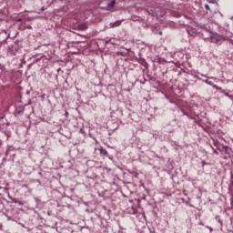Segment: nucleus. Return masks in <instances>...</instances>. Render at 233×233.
<instances>
[{"mask_svg": "<svg viewBox=\"0 0 233 233\" xmlns=\"http://www.w3.org/2000/svg\"><path fill=\"white\" fill-rule=\"evenodd\" d=\"M205 8H206V10L210 11V6H209L208 5H205Z\"/></svg>", "mask_w": 233, "mask_h": 233, "instance_id": "6e6552de", "label": "nucleus"}, {"mask_svg": "<svg viewBox=\"0 0 233 233\" xmlns=\"http://www.w3.org/2000/svg\"><path fill=\"white\" fill-rule=\"evenodd\" d=\"M213 88H216V90H218L219 92H223V89L216 85L213 86Z\"/></svg>", "mask_w": 233, "mask_h": 233, "instance_id": "39448f33", "label": "nucleus"}, {"mask_svg": "<svg viewBox=\"0 0 233 233\" xmlns=\"http://www.w3.org/2000/svg\"><path fill=\"white\" fill-rule=\"evenodd\" d=\"M100 154H102V156H108V152L103 147L100 148Z\"/></svg>", "mask_w": 233, "mask_h": 233, "instance_id": "7ed1b4c3", "label": "nucleus"}, {"mask_svg": "<svg viewBox=\"0 0 233 233\" xmlns=\"http://www.w3.org/2000/svg\"><path fill=\"white\" fill-rule=\"evenodd\" d=\"M116 6V0H113L107 4V8H114Z\"/></svg>", "mask_w": 233, "mask_h": 233, "instance_id": "f03ea898", "label": "nucleus"}, {"mask_svg": "<svg viewBox=\"0 0 233 233\" xmlns=\"http://www.w3.org/2000/svg\"><path fill=\"white\" fill-rule=\"evenodd\" d=\"M16 21L17 23H21V21H23V18H17Z\"/></svg>", "mask_w": 233, "mask_h": 233, "instance_id": "1a4fd4ad", "label": "nucleus"}, {"mask_svg": "<svg viewBox=\"0 0 233 233\" xmlns=\"http://www.w3.org/2000/svg\"><path fill=\"white\" fill-rule=\"evenodd\" d=\"M1 188H3V187L0 186V190H1Z\"/></svg>", "mask_w": 233, "mask_h": 233, "instance_id": "2eb2a0df", "label": "nucleus"}, {"mask_svg": "<svg viewBox=\"0 0 233 233\" xmlns=\"http://www.w3.org/2000/svg\"><path fill=\"white\" fill-rule=\"evenodd\" d=\"M40 12H45V7H42V8L40 9Z\"/></svg>", "mask_w": 233, "mask_h": 233, "instance_id": "9b49d317", "label": "nucleus"}, {"mask_svg": "<svg viewBox=\"0 0 233 233\" xmlns=\"http://www.w3.org/2000/svg\"><path fill=\"white\" fill-rule=\"evenodd\" d=\"M225 96H227V97H229V99H231L233 101V96L229 95L228 93H225Z\"/></svg>", "mask_w": 233, "mask_h": 233, "instance_id": "423d86ee", "label": "nucleus"}, {"mask_svg": "<svg viewBox=\"0 0 233 233\" xmlns=\"http://www.w3.org/2000/svg\"><path fill=\"white\" fill-rule=\"evenodd\" d=\"M121 23H123V20H117L115 23H111L110 27L116 28V26H121Z\"/></svg>", "mask_w": 233, "mask_h": 233, "instance_id": "f257e3e1", "label": "nucleus"}, {"mask_svg": "<svg viewBox=\"0 0 233 233\" xmlns=\"http://www.w3.org/2000/svg\"><path fill=\"white\" fill-rule=\"evenodd\" d=\"M155 12H159V10H157V9H155Z\"/></svg>", "mask_w": 233, "mask_h": 233, "instance_id": "4468645a", "label": "nucleus"}, {"mask_svg": "<svg viewBox=\"0 0 233 233\" xmlns=\"http://www.w3.org/2000/svg\"><path fill=\"white\" fill-rule=\"evenodd\" d=\"M150 233H154L153 231H150Z\"/></svg>", "mask_w": 233, "mask_h": 233, "instance_id": "dca6fc26", "label": "nucleus"}, {"mask_svg": "<svg viewBox=\"0 0 233 233\" xmlns=\"http://www.w3.org/2000/svg\"><path fill=\"white\" fill-rule=\"evenodd\" d=\"M227 41H228V43H230L231 45H233V40L231 38H227Z\"/></svg>", "mask_w": 233, "mask_h": 233, "instance_id": "0eeeda50", "label": "nucleus"}, {"mask_svg": "<svg viewBox=\"0 0 233 233\" xmlns=\"http://www.w3.org/2000/svg\"><path fill=\"white\" fill-rule=\"evenodd\" d=\"M159 35H163V32L160 31V32H159Z\"/></svg>", "mask_w": 233, "mask_h": 233, "instance_id": "f8f14e48", "label": "nucleus"}, {"mask_svg": "<svg viewBox=\"0 0 233 233\" xmlns=\"http://www.w3.org/2000/svg\"><path fill=\"white\" fill-rule=\"evenodd\" d=\"M80 30H86V25L82 24L79 25Z\"/></svg>", "mask_w": 233, "mask_h": 233, "instance_id": "20e7f679", "label": "nucleus"}, {"mask_svg": "<svg viewBox=\"0 0 233 233\" xmlns=\"http://www.w3.org/2000/svg\"><path fill=\"white\" fill-rule=\"evenodd\" d=\"M206 83H208V85H210V82H208V80H206Z\"/></svg>", "mask_w": 233, "mask_h": 233, "instance_id": "ddd939ff", "label": "nucleus"}, {"mask_svg": "<svg viewBox=\"0 0 233 233\" xmlns=\"http://www.w3.org/2000/svg\"><path fill=\"white\" fill-rule=\"evenodd\" d=\"M224 148V150H226V152L228 150V146H226V147H223Z\"/></svg>", "mask_w": 233, "mask_h": 233, "instance_id": "9d476101", "label": "nucleus"}]
</instances>
